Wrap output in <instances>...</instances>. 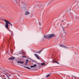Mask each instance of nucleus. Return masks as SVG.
<instances>
[{"mask_svg": "<svg viewBox=\"0 0 79 79\" xmlns=\"http://www.w3.org/2000/svg\"><path fill=\"white\" fill-rule=\"evenodd\" d=\"M55 36V35L54 34H51L50 35H44V37L45 39H52L53 37Z\"/></svg>", "mask_w": 79, "mask_h": 79, "instance_id": "1", "label": "nucleus"}, {"mask_svg": "<svg viewBox=\"0 0 79 79\" xmlns=\"http://www.w3.org/2000/svg\"><path fill=\"white\" fill-rule=\"evenodd\" d=\"M3 21H5L6 23V26L5 27L6 29H8V27L9 26V25H8V24H9V25H10L11 27L12 26V24L10 22L8 21V20L5 19H3Z\"/></svg>", "mask_w": 79, "mask_h": 79, "instance_id": "2", "label": "nucleus"}, {"mask_svg": "<svg viewBox=\"0 0 79 79\" xmlns=\"http://www.w3.org/2000/svg\"><path fill=\"white\" fill-rule=\"evenodd\" d=\"M34 55L38 59V60H40V58H39V56L38 55L36 54H34Z\"/></svg>", "mask_w": 79, "mask_h": 79, "instance_id": "3", "label": "nucleus"}, {"mask_svg": "<svg viewBox=\"0 0 79 79\" xmlns=\"http://www.w3.org/2000/svg\"><path fill=\"white\" fill-rule=\"evenodd\" d=\"M43 50H44V49H41L39 51H36L35 52V53H39V54H40V53H41V52H42V51Z\"/></svg>", "mask_w": 79, "mask_h": 79, "instance_id": "4", "label": "nucleus"}, {"mask_svg": "<svg viewBox=\"0 0 79 79\" xmlns=\"http://www.w3.org/2000/svg\"><path fill=\"white\" fill-rule=\"evenodd\" d=\"M60 47H63L64 48H67L66 46H65L62 45H60Z\"/></svg>", "mask_w": 79, "mask_h": 79, "instance_id": "5", "label": "nucleus"}, {"mask_svg": "<svg viewBox=\"0 0 79 79\" xmlns=\"http://www.w3.org/2000/svg\"><path fill=\"white\" fill-rule=\"evenodd\" d=\"M17 62L18 63H20V64H23L24 63V61H17Z\"/></svg>", "mask_w": 79, "mask_h": 79, "instance_id": "6", "label": "nucleus"}, {"mask_svg": "<svg viewBox=\"0 0 79 79\" xmlns=\"http://www.w3.org/2000/svg\"><path fill=\"white\" fill-rule=\"evenodd\" d=\"M29 14V11H27L25 13V15H27Z\"/></svg>", "mask_w": 79, "mask_h": 79, "instance_id": "7", "label": "nucleus"}, {"mask_svg": "<svg viewBox=\"0 0 79 79\" xmlns=\"http://www.w3.org/2000/svg\"><path fill=\"white\" fill-rule=\"evenodd\" d=\"M15 57H10L9 58V60H15Z\"/></svg>", "mask_w": 79, "mask_h": 79, "instance_id": "8", "label": "nucleus"}, {"mask_svg": "<svg viewBox=\"0 0 79 79\" xmlns=\"http://www.w3.org/2000/svg\"><path fill=\"white\" fill-rule=\"evenodd\" d=\"M53 60V63H56L57 64H60V63H59V62H57V61H56V60Z\"/></svg>", "mask_w": 79, "mask_h": 79, "instance_id": "9", "label": "nucleus"}, {"mask_svg": "<svg viewBox=\"0 0 79 79\" xmlns=\"http://www.w3.org/2000/svg\"><path fill=\"white\" fill-rule=\"evenodd\" d=\"M24 68H26L27 69H31L29 67H26V66H24Z\"/></svg>", "mask_w": 79, "mask_h": 79, "instance_id": "10", "label": "nucleus"}, {"mask_svg": "<svg viewBox=\"0 0 79 79\" xmlns=\"http://www.w3.org/2000/svg\"><path fill=\"white\" fill-rule=\"evenodd\" d=\"M5 74L6 76H7V77L8 78V79H10V77L9 76H8V75L7 74H6L5 73Z\"/></svg>", "mask_w": 79, "mask_h": 79, "instance_id": "11", "label": "nucleus"}, {"mask_svg": "<svg viewBox=\"0 0 79 79\" xmlns=\"http://www.w3.org/2000/svg\"><path fill=\"white\" fill-rule=\"evenodd\" d=\"M44 40V39L43 38H42L41 40V42H43Z\"/></svg>", "mask_w": 79, "mask_h": 79, "instance_id": "12", "label": "nucleus"}, {"mask_svg": "<svg viewBox=\"0 0 79 79\" xmlns=\"http://www.w3.org/2000/svg\"><path fill=\"white\" fill-rule=\"evenodd\" d=\"M50 76V74H48L46 76V77H49V76Z\"/></svg>", "mask_w": 79, "mask_h": 79, "instance_id": "13", "label": "nucleus"}, {"mask_svg": "<svg viewBox=\"0 0 79 79\" xmlns=\"http://www.w3.org/2000/svg\"><path fill=\"white\" fill-rule=\"evenodd\" d=\"M45 63H42L41 64V65L42 66H44V65H45Z\"/></svg>", "mask_w": 79, "mask_h": 79, "instance_id": "14", "label": "nucleus"}, {"mask_svg": "<svg viewBox=\"0 0 79 79\" xmlns=\"http://www.w3.org/2000/svg\"><path fill=\"white\" fill-rule=\"evenodd\" d=\"M28 62H29V60H28V59H27L26 60V63H28Z\"/></svg>", "mask_w": 79, "mask_h": 79, "instance_id": "15", "label": "nucleus"}, {"mask_svg": "<svg viewBox=\"0 0 79 79\" xmlns=\"http://www.w3.org/2000/svg\"><path fill=\"white\" fill-rule=\"evenodd\" d=\"M3 76L4 77V78H3V79H6V77H5V75H3Z\"/></svg>", "mask_w": 79, "mask_h": 79, "instance_id": "16", "label": "nucleus"}, {"mask_svg": "<svg viewBox=\"0 0 79 79\" xmlns=\"http://www.w3.org/2000/svg\"><path fill=\"white\" fill-rule=\"evenodd\" d=\"M62 28L63 29V31H64V29H65V28H66V27H62Z\"/></svg>", "mask_w": 79, "mask_h": 79, "instance_id": "17", "label": "nucleus"}, {"mask_svg": "<svg viewBox=\"0 0 79 79\" xmlns=\"http://www.w3.org/2000/svg\"><path fill=\"white\" fill-rule=\"evenodd\" d=\"M11 34L12 35H13V32H11Z\"/></svg>", "mask_w": 79, "mask_h": 79, "instance_id": "18", "label": "nucleus"}, {"mask_svg": "<svg viewBox=\"0 0 79 79\" xmlns=\"http://www.w3.org/2000/svg\"><path fill=\"white\" fill-rule=\"evenodd\" d=\"M37 66V65L36 64H35L33 65V67H35Z\"/></svg>", "mask_w": 79, "mask_h": 79, "instance_id": "19", "label": "nucleus"}, {"mask_svg": "<svg viewBox=\"0 0 79 79\" xmlns=\"http://www.w3.org/2000/svg\"><path fill=\"white\" fill-rule=\"evenodd\" d=\"M22 57H23V58H26V56H22Z\"/></svg>", "mask_w": 79, "mask_h": 79, "instance_id": "20", "label": "nucleus"}, {"mask_svg": "<svg viewBox=\"0 0 79 79\" xmlns=\"http://www.w3.org/2000/svg\"><path fill=\"white\" fill-rule=\"evenodd\" d=\"M10 52L11 53H13V51H12V50L11 49H10Z\"/></svg>", "mask_w": 79, "mask_h": 79, "instance_id": "21", "label": "nucleus"}, {"mask_svg": "<svg viewBox=\"0 0 79 79\" xmlns=\"http://www.w3.org/2000/svg\"><path fill=\"white\" fill-rule=\"evenodd\" d=\"M3 71L5 73H6V70H4L3 72Z\"/></svg>", "mask_w": 79, "mask_h": 79, "instance_id": "22", "label": "nucleus"}, {"mask_svg": "<svg viewBox=\"0 0 79 79\" xmlns=\"http://www.w3.org/2000/svg\"><path fill=\"white\" fill-rule=\"evenodd\" d=\"M27 63H26V66H27Z\"/></svg>", "mask_w": 79, "mask_h": 79, "instance_id": "23", "label": "nucleus"}, {"mask_svg": "<svg viewBox=\"0 0 79 79\" xmlns=\"http://www.w3.org/2000/svg\"><path fill=\"white\" fill-rule=\"evenodd\" d=\"M31 68H34V66H31Z\"/></svg>", "mask_w": 79, "mask_h": 79, "instance_id": "24", "label": "nucleus"}, {"mask_svg": "<svg viewBox=\"0 0 79 79\" xmlns=\"http://www.w3.org/2000/svg\"><path fill=\"white\" fill-rule=\"evenodd\" d=\"M36 63V64H39L40 65V64L39 63Z\"/></svg>", "mask_w": 79, "mask_h": 79, "instance_id": "25", "label": "nucleus"}, {"mask_svg": "<svg viewBox=\"0 0 79 79\" xmlns=\"http://www.w3.org/2000/svg\"><path fill=\"white\" fill-rule=\"evenodd\" d=\"M0 76H3V75H2L1 74H0Z\"/></svg>", "mask_w": 79, "mask_h": 79, "instance_id": "26", "label": "nucleus"}, {"mask_svg": "<svg viewBox=\"0 0 79 79\" xmlns=\"http://www.w3.org/2000/svg\"><path fill=\"white\" fill-rule=\"evenodd\" d=\"M15 1L16 2V3H17V1Z\"/></svg>", "mask_w": 79, "mask_h": 79, "instance_id": "27", "label": "nucleus"}, {"mask_svg": "<svg viewBox=\"0 0 79 79\" xmlns=\"http://www.w3.org/2000/svg\"><path fill=\"white\" fill-rule=\"evenodd\" d=\"M71 48H72L73 49V46L72 47H71Z\"/></svg>", "mask_w": 79, "mask_h": 79, "instance_id": "28", "label": "nucleus"}, {"mask_svg": "<svg viewBox=\"0 0 79 79\" xmlns=\"http://www.w3.org/2000/svg\"><path fill=\"white\" fill-rule=\"evenodd\" d=\"M40 26H41V25H40Z\"/></svg>", "mask_w": 79, "mask_h": 79, "instance_id": "29", "label": "nucleus"}, {"mask_svg": "<svg viewBox=\"0 0 79 79\" xmlns=\"http://www.w3.org/2000/svg\"><path fill=\"white\" fill-rule=\"evenodd\" d=\"M19 2V1H18Z\"/></svg>", "mask_w": 79, "mask_h": 79, "instance_id": "30", "label": "nucleus"}, {"mask_svg": "<svg viewBox=\"0 0 79 79\" xmlns=\"http://www.w3.org/2000/svg\"><path fill=\"white\" fill-rule=\"evenodd\" d=\"M67 25H69V24H67Z\"/></svg>", "mask_w": 79, "mask_h": 79, "instance_id": "31", "label": "nucleus"}, {"mask_svg": "<svg viewBox=\"0 0 79 79\" xmlns=\"http://www.w3.org/2000/svg\"><path fill=\"white\" fill-rule=\"evenodd\" d=\"M20 61H21V60H20Z\"/></svg>", "mask_w": 79, "mask_h": 79, "instance_id": "32", "label": "nucleus"}]
</instances>
